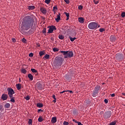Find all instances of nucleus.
Here are the masks:
<instances>
[{
	"mask_svg": "<svg viewBox=\"0 0 125 125\" xmlns=\"http://www.w3.org/2000/svg\"><path fill=\"white\" fill-rule=\"evenodd\" d=\"M17 88L18 90H20L21 87V83H18L16 84Z\"/></svg>",
	"mask_w": 125,
	"mask_h": 125,
	"instance_id": "obj_21",
	"label": "nucleus"
},
{
	"mask_svg": "<svg viewBox=\"0 0 125 125\" xmlns=\"http://www.w3.org/2000/svg\"><path fill=\"white\" fill-rule=\"evenodd\" d=\"M108 102V101L107 99H104V103H105V104H107Z\"/></svg>",
	"mask_w": 125,
	"mask_h": 125,
	"instance_id": "obj_44",
	"label": "nucleus"
},
{
	"mask_svg": "<svg viewBox=\"0 0 125 125\" xmlns=\"http://www.w3.org/2000/svg\"><path fill=\"white\" fill-rule=\"evenodd\" d=\"M8 98V95L6 94H3L1 96V99L3 101H6Z\"/></svg>",
	"mask_w": 125,
	"mask_h": 125,
	"instance_id": "obj_10",
	"label": "nucleus"
},
{
	"mask_svg": "<svg viewBox=\"0 0 125 125\" xmlns=\"http://www.w3.org/2000/svg\"><path fill=\"white\" fill-rule=\"evenodd\" d=\"M36 86L40 90H42V85L40 82H38L36 83Z\"/></svg>",
	"mask_w": 125,
	"mask_h": 125,
	"instance_id": "obj_11",
	"label": "nucleus"
},
{
	"mask_svg": "<svg viewBox=\"0 0 125 125\" xmlns=\"http://www.w3.org/2000/svg\"><path fill=\"white\" fill-rule=\"evenodd\" d=\"M8 95L9 96L10 98H11L13 97V94H15L14 90L12 88H7Z\"/></svg>",
	"mask_w": 125,
	"mask_h": 125,
	"instance_id": "obj_7",
	"label": "nucleus"
},
{
	"mask_svg": "<svg viewBox=\"0 0 125 125\" xmlns=\"http://www.w3.org/2000/svg\"><path fill=\"white\" fill-rule=\"evenodd\" d=\"M48 28H49V29L47 33H52L54 30H56L57 29L56 27L53 25L49 26Z\"/></svg>",
	"mask_w": 125,
	"mask_h": 125,
	"instance_id": "obj_9",
	"label": "nucleus"
},
{
	"mask_svg": "<svg viewBox=\"0 0 125 125\" xmlns=\"http://www.w3.org/2000/svg\"><path fill=\"white\" fill-rule=\"evenodd\" d=\"M99 31H100V32H101L102 33V32L105 31V29H104V28H101L100 29Z\"/></svg>",
	"mask_w": 125,
	"mask_h": 125,
	"instance_id": "obj_31",
	"label": "nucleus"
},
{
	"mask_svg": "<svg viewBox=\"0 0 125 125\" xmlns=\"http://www.w3.org/2000/svg\"><path fill=\"white\" fill-rule=\"evenodd\" d=\"M57 18H56V19H55V20H56V21L57 22H58L60 21V19H61V14H59V15H58L57 16Z\"/></svg>",
	"mask_w": 125,
	"mask_h": 125,
	"instance_id": "obj_17",
	"label": "nucleus"
},
{
	"mask_svg": "<svg viewBox=\"0 0 125 125\" xmlns=\"http://www.w3.org/2000/svg\"><path fill=\"white\" fill-rule=\"evenodd\" d=\"M61 53L63 54V55L64 56V58L66 59L68 58H71L73 57V52L71 51H60Z\"/></svg>",
	"mask_w": 125,
	"mask_h": 125,
	"instance_id": "obj_4",
	"label": "nucleus"
},
{
	"mask_svg": "<svg viewBox=\"0 0 125 125\" xmlns=\"http://www.w3.org/2000/svg\"><path fill=\"white\" fill-rule=\"evenodd\" d=\"M22 42L23 43H26L27 41H26V40L24 38H23L22 39Z\"/></svg>",
	"mask_w": 125,
	"mask_h": 125,
	"instance_id": "obj_35",
	"label": "nucleus"
},
{
	"mask_svg": "<svg viewBox=\"0 0 125 125\" xmlns=\"http://www.w3.org/2000/svg\"><path fill=\"white\" fill-rule=\"evenodd\" d=\"M121 16L122 18L125 17V12H123L121 13Z\"/></svg>",
	"mask_w": 125,
	"mask_h": 125,
	"instance_id": "obj_30",
	"label": "nucleus"
},
{
	"mask_svg": "<svg viewBox=\"0 0 125 125\" xmlns=\"http://www.w3.org/2000/svg\"><path fill=\"white\" fill-rule=\"evenodd\" d=\"M73 121L74 122H75V123H76V124H78V123H79V122H78L77 121H76L75 119H73Z\"/></svg>",
	"mask_w": 125,
	"mask_h": 125,
	"instance_id": "obj_48",
	"label": "nucleus"
},
{
	"mask_svg": "<svg viewBox=\"0 0 125 125\" xmlns=\"http://www.w3.org/2000/svg\"><path fill=\"white\" fill-rule=\"evenodd\" d=\"M51 40L52 41H54V38H53V37H52V38H51Z\"/></svg>",
	"mask_w": 125,
	"mask_h": 125,
	"instance_id": "obj_56",
	"label": "nucleus"
},
{
	"mask_svg": "<svg viewBox=\"0 0 125 125\" xmlns=\"http://www.w3.org/2000/svg\"><path fill=\"white\" fill-rule=\"evenodd\" d=\"M110 40L111 42H115L116 40V38L114 36H111L110 37Z\"/></svg>",
	"mask_w": 125,
	"mask_h": 125,
	"instance_id": "obj_16",
	"label": "nucleus"
},
{
	"mask_svg": "<svg viewBox=\"0 0 125 125\" xmlns=\"http://www.w3.org/2000/svg\"><path fill=\"white\" fill-rule=\"evenodd\" d=\"M43 112V110L41 109H38V112Z\"/></svg>",
	"mask_w": 125,
	"mask_h": 125,
	"instance_id": "obj_49",
	"label": "nucleus"
},
{
	"mask_svg": "<svg viewBox=\"0 0 125 125\" xmlns=\"http://www.w3.org/2000/svg\"><path fill=\"white\" fill-rule=\"evenodd\" d=\"M56 101H57V99H54V101H53V102H54L55 103H56Z\"/></svg>",
	"mask_w": 125,
	"mask_h": 125,
	"instance_id": "obj_55",
	"label": "nucleus"
},
{
	"mask_svg": "<svg viewBox=\"0 0 125 125\" xmlns=\"http://www.w3.org/2000/svg\"><path fill=\"white\" fill-rule=\"evenodd\" d=\"M35 8V7L34 6L31 5V6H28V9L29 10H34Z\"/></svg>",
	"mask_w": 125,
	"mask_h": 125,
	"instance_id": "obj_19",
	"label": "nucleus"
},
{
	"mask_svg": "<svg viewBox=\"0 0 125 125\" xmlns=\"http://www.w3.org/2000/svg\"><path fill=\"white\" fill-rule=\"evenodd\" d=\"M37 106L39 108H42L43 106V105L42 103H38L37 104Z\"/></svg>",
	"mask_w": 125,
	"mask_h": 125,
	"instance_id": "obj_22",
	"label": "nucleus"
},
{
	"mask_svg": "<svg viewBox=\"0 0 125 125\" xmlns=\"http://www.w3.org/2000/svg\"><path fill=\"white\" fill-rule=\"evenodd\" d=\"M34 23V20L31 16H26L23 20L21 24V30H27L30 28H32Z\"/></svg>",
	"mask_w": 125,
	"mask_h": 125,
	"instance_id": "obj_1",
	"label": "nucleus"
},
{
	"mask_svg": "<svg viewBox=\"0 0 125 125\" xmlns=\"http://www.w3.org/2000/svg\"><path fill=\"white\" fill-rule=\"evenodd\" d=\"M50 58L49 55L46 54L45 56L43 58V59H46L47 60L49 59Z\"/></svg>",
	"mask_w": 125,
	"mask_h": 125,
	"instance_id": "obj_24",
	"label": "nucleus"
},
{
	"mask_svg": "<svg viewBox=\"0 0 125 125\" xmlns=\"http://www.w3.org/2000/svg\"><path fill=\"white\" fill-rule=\"evenodd\" d=\"M116 58L118 61H121L124 58V55L123 54H118L116 55Z\"/></svg>",
	"mask_w": 125,
	"mask_h": 125,
	"instance_id": "obj_8",
	"label": "nucleus"
},
{
	"mask_svg": "<svg viewBox=\"0 0 125 125\" xmlns=\"http://www.w3.org/2000/svg\"><path fill=\"white\" fill-rule=\"evenodd\" d=\"M122 95L125 96V93H122Z\"/></svg>",
	"mask_w": 125,
	"mask_h": 125,
	"instance_id": "obj_58",
	"label": "nucleus"
},
{
	"mask_svg": "<svg viewBox=\"0 0 125 125\" xmlns=\"http://www.w3.org/2000/svg\"><path fill=\"white\" fill-rule=\"evenodd\" d=\"M64 1L67 3V4H69L70 1L69 0H64Z\"/></svg>",
	"mask_w": 125,
	"mask_h": 125,
	"instance_id": "obj_42",
	"label": "nucleus"
},
{
	"mask_svg": "<svg viewBox=\"0 0 125 125\" xmlns=\"http://www.w3.org/2000/svg\"><path fill=\"white\" fill-rule=\"evenodd\" d=\"M64 59L60 57H56L54 62V66L56 69H61L62 65L63 64Z\"/></svg>",
	"mask_w": 125,
	"mask_h": 125,
	"instance_id": "obj_2",
	"label": "nucleus"
},
{
	"mask_svg": "<svg viewBox=\"0 0 125 125\" xmlns=\"http://www.w3.org/2000/svg\"><path fill=\"white\" fill-rule=\"evenodd\" d=\"M51 0H45V2L48 4L50 2Z\"/></svg>",
	"mask_w": 125,
	"mask_h": 125,
	"instance_id": "obj_38",
	"label": "nucleus"
},
{
	"mask_svg": "<svg viewBox=\"0 0 125 125\" xmlns=\"http://www.w3.org/2000/svg\"><path fill=\"white\" fill-rule=\"evenodd\" d=\"M44 121V119L43 118H42V117L41 116H40L39 119H38V121L40 123H42Z\"/></svg>",
	"mask_w": 125,
	"mask_h": 125,
	"instance_id": "obj_23",
	"label": "nucleus"
},
{
	"mask_svg": "<svg viewBox=\"0 0 125 125\" xmlns=\"http://www.w3.org/2000/svg\"><path fill=\"white\" fill-rule=\"evenodd\" d=\"M28 123H29V125H32V119H30L29 120V122H28Z\"/></svg>",
	"mask_w": 125,
	"mask_h": 125,
	"instance_id": "obj_32",
	"label": "nucleus"
},
{
	"mask_svg": "<svg viewBox=\"0 0 125 125\" xmlns=\"http://www.w3.org/2000/svg\"><path fill=\"white\" fill-rule=\"evenodd\" d=\"M67 91L70 92V93H73V92L72 90H66V92Z\"/></svg>",
	"mask_w": 125,
	"mask_h": 125,
	"instance_id": "obj_52",
	"label": "nucleus"
},
{
	"mask_svg": "<svg viewBox=\"0 0 125 125\" xmlns=\"http://www.w3.org/2000/svg\"><path fill=\"white\" fill-rule=\"evenodd\" d=\"M33 55H34V54L33 53H31L29 55V57H32L33 56Z\"/></svg>",
	"mask_w": 125,
	"mask_h": 125,
	"instance_id": "obj_45",
	"label": "nucleus"
},
{
	"mask_svg": "<svg viewBox=\"0 0 125 125\" xmlns=\"http://www.w3.org/2000/svg\"><path fill=\"white\" fill-rule=\"evenodd\" d=\"M25 99L26 101H29L30 100V97L29 96H27L26 97H25Z\"/></svg>",
	"mask_w": 125,
	"mask_h": 125,
	"instance_id": "obj_37",
	"label": "nucleus"
},
{
	"mask_svg": "<svg viewBox=\"0 0 125 125\" xmlns=\"http://www.w3.org/2000/svg\"><path fill=\"white\" fill-rule=\"evenodd\" d=\"M78 125H83V124H82L81 122H78V123H77Z\"/></svg>",
	"mask_w": 125,
	"mask_h": 125,
	"instance_id": "obj_51",
	"label": "nucleus"
},
{
	"mask_svg": "<svg viewBox=\"0 0 125 125\" xmlns=\"http://www.w3.org/2000/svg\"><path fill=\"white\" fill-rule=\"evenodd\" d=\"M112 115V112L110 110H108L107 111L104 112V113L103 115L104 119L105 120L109 119L111 118Z\"/></svg>",
	"mask_w": 125,
	"mask_h": 125,
	"instance_id": "obj_5",
	"label": "nucleus"
},
{
	"mask_svg": "<svg viewBox=\"0 0 125 125\" xmlns=\"http://www.w3.org/2000/svg\"><path fill=\"white\" fill-rule=\"evenodd\" d=\"M99 1H96L95 0H94V3H95V4H97L99 3Z\"/></svg>",
	"mask_w": 125,
	"mask_h": 125,
	"instance_id": "obj_43",
	"label": "nucleus"
},
{
	"mask_svg": "<svg viewBox=\"0 0 125 125\" xmlns=\"http://www.w3.org/2000/svg\"><path fill=\"white\" fill-rule=\"evenodd\" d=\"M11 100H10V102H12L13 103H15V100H14V99H15V97H13V96L11 98H10Z\"/></svg>",
	"mask_w": 125,
	"mask_h": 125,
	"instance_id": "obj_25",
	"label": "nucleus"
},
{
	"mask_svg": "<svg viewBox=\"0 0 125 125\" xmlns=\"http://www.w3.org/2000/svg\"><path fill=\"white\" fill-rule=\"evenodd\" d=\"M78 9H79V10H82L83 9V6L82 5L78 6Z\"/></svg>",
	"mask_w": 125,
	"mask_h": 125,
	"instance_id": "obj_33",
	"label": "nucleus"
},
{
	"mask_svg": "<svg viewBox=\"0 0 125 125\" xmlns=\"http://www.w3.org/2000/svg\"><path fill=\"white\" fill-rule=\"evenodd\" d=\"M101 86L99 85H97L95 87V89L93 90V94H92V96L94 98H95L97 96V95L99 94V91L100 89Z\"/></svg>",
	"mask_w": 125,
	"mask_h": 125,
	"instance_id": "obj_6",
	"label": "nucleus"
},
{
	"mask_svg": "<svg viewBox=\"0 0 125 125\" xmlns=\"http://www.w3.org/2000/svg\"><path fill=\"white\" fill-rule=\"evenodd\" d=\"M70 40L71 42H74L75 40L77 39V38H72L71 36L69 37Z\"/></svg>",
	"mask_w": 125,
	"mask_h": 125,
	"instance_id": "obj_27",
	"label": "nucleus"
},
{
	"mask_svg": "<svg viewBox=\"0 0 125 125\" xmlns=\"http://www.w3.org/2000/svg\"><path fill=\"white\" fill-rule=\"evenodd\" d=\"M59 50V49L58 48H57L54 47V48H53V51H54V52H57V51H58Z\"/></svg>",
	"mask_w": 125,
	"mask_h": 125,
	"instance_id": "obj_34",
	"label": "nucleus"
},
{
	"mask_svg": "<svg viewBox=\"0 0 125 125\" xmlns=\"http://www.w3.org/2000/svg\"><path fill=\"white\" fill-rule=\"evenodd\" d=\"M4 108L9 109L10 108V104L9 103H6L4 105Z\"/></svg>",
	"mask_w": 125,
	"mask_h": 125,
	"instance_id": "obj_15",
	"label": "nucleus"
},
{
	"mask_svg": "<svg viewBox=\"0 0 125 125\" xmlns=\"http://www.w3.org/2000/svg\"><path fill=\"white\" fill-rule=\"evenodd\" d=\"M69 125V123L68 122L64 121L63 125Z\"/></svg>",
	"mask_w": 125,
	"mask_h": 125,
	"instance_id": "obj_39",
	"label": "nucleus"
},
{
	"mask_svg": "<svg viewBox=\"0 0 125 125\" xmlns=\"http://www.w3.org/2000/svg\"><path fill=\"white\" fill-rule=\"evenodd\" d=\"M12 41H13V42H16V39H14V38H12Z\"/></svg>",
	"mask_w": 125,
	"mask_h": 125,
	"instance_id": "obj_54",
	"label": "nucleus"
},
{
	"mask_svg": "<svg viewBox=\"0 0 125 125\" xmlns=\"http://www.w3.org/2000/svg\"><path fill=\"white\" fill-rule=\"evenodd\" d=\"M59 38L61 40H63L64 38V36L62 35H59Z\"/></svg>",
	"mask_w": 125,
	"mask_h": 125,
	"instance_id": "obj_26",
	"label": "nucleus"
},
{
	"mask_svg": "<svg viewBox=\"0 0 125 125\" xmlns=\"http://www.w3.org/2000/svg\"><path fill=\"white\" fill-rule=\"evenodd\" d=\"M46 29L45 28H44L43 29V30H42V33L45 34V33H46Z\"/></svg>",
	"mask_w": 125,
	"mask_h": 125,
	"instance_id": "obj_40",
	"label": "nucleus"
},
{
	"mask_svg": "<svg viewBox=\"0 0 125 125\" xmlns=\"http://www.w3.org/2000/svg\"><path fill=\"white\" fill-rule=\"evenodd\" d=\"M116 125V121H113L109 124V125Z\"/></svg>",
	"mask_w": 125,
	"mask_h": 125,
	"instance_id": "obj_28",
	"label": "nucleus"
},
{
	"mask_svg": "<svg viewBox=\"0 0 125 125\" xmlns=\"http://www.w3.org/2000/svg\"><path fill=\"white\" fill-rule=\"evenodd\" d=\"M31 31L30 30H29V32H31Z\"/></svg>",
	"mask_w": 125,
	"mask_h": 125,
	"instance_id": "obj_61",
	"label": "nucleus"
},
{
	"mask_svg": "<svg viewBox=\"0 0 125 125\" xmlns=\"http://www.w3.org/2000/svg\"><path fill=\"white\" fill-rule=\"evenodd\" d=\"M64 14H65L67 17H70L69 13H67L66 12H64Z\"/></svg>",
	"mask_w": 125,
	"mask_h": 125,
	"instance_id": "obj_41",
	"label": "nucleus"
},
{
	"mask_svg": "<svg viewBox=\"0 0 125 125\" xmlns=\"http://www.w3.org/2000/svg\"><path fill=\"white\" fill-rule=\"evenodd\" d=\"M51 122L52 124H55L57 122V117H53L51 119Z\"/></svg>",
	"mask_w": 125,
	"mask_h": 125,
	"instance_id": "obj_12",
	"label": "nucleus"
},
{
	"mask_svg": "<svg viewBox=\"0 0 125 125\" xmlns=\"http://www.w3.org/2000/svg\"><path fill=\"white\" fill-rule=\"evenodd\" d=\"M69 18H70V17H67L66 20L68 21V20L69 19Z\"/></svg>",
	"mask_w": 125,
	"mask_h": 125,
	"instance_id": "obj_59",
	"label": "nucleus"
},
{
	"mask_svg": "<svg viewBox=\"0 0 125 125\" xmlns=\"http://www.w3.org/2000/svg\"><path fill=\"white\" fill-rule=\"evenodd\" d=\"M31 71L32 72V73H35V75H36V76H37V75H38V72L37 70H36L35 69H34V68H32V69H31Z\"/></svg>",
	"mask_w": 125,
	"mask_h": 125,
	"instance_id": "obj_18",
	"label": "nucleus"
},
{
	"mask_svg": "<svg viewBox=\"0 0 125 125\" xmlns=\"http://www.w3.org/2000/svg\"><path fill=\"white\" fill-rule=\"evenodd\" d=\"M100 25L99 24L98 22H90L89 24H88V28L91 30H96L98 28H99Z\"/></svg>",
	"mask_w": 125,
	"mask_h": 125,
	"instance_id": "obj_3",
	"label": "nucleus"
},
{
	"mask_svg": "<svg viewBox=\"0 0 125 125\" xmlns=\"http://www.w3.org/2000/svg\"><path fill=\"white\" fill-rule=\"evenodd\" d=\"M78 21L81 23H83L84 22V19L83 18H78Z\"/></svg>",
	"mask_w": 125,
	"mask_h": 125,
	"instance_id": "obj_13",
	"label": "nucleus"
},
{
	"mask_svg": "<svg viewBox=\"0 0 125 125\" xmlns=\"http://www.w3.org/2000/svg\"><path fill=\"white\" fill-rule=\"evenodd\" d=\"M42 13H43L44 14L47 13V11L45 8H41L40 9Z\"/></svg>",
	"mask_w": 125,
	"mask_h": 125,
	"instance_id": "obj_14",
	"label": "nucleus"
},
{
	"mask_svg": "<svg viewBox=\"0 0 125 125\" xmlns=\"http://www.w3.org/2000/svg\"><path fill=\"white\" fill-rule=\"evenodd\" d=\"M40 55V56H42V55H43L44 54V53L43 52V51H41L40 53H39Z\"/></svg>",
	"mask_w": 125,
	"mask_h": 125,
	"instance_id": "obj_36",
	"label": "nucleus"
},
{
	"mask_svg": "<svg viewBox=\"0 0 125 125\" xmlns=\"http://www.w3.org/2000/svg\"><path fill=\"white\" fill-rule=\"evenodd\" d=\"M28 78H29L31 81H33L34 78L33 75L31 74H29L28 75Z\"/></svg>",
	"mask_w": 125,
	"mask_h": 125,
	"instance_id": "obj_20",
	"label": "nucleus"
},
{
	"mask_svg": "<svg viewBox=\"0 0 125 125\" xmlns=\"http://www.w3.org/2000/svg\"><path fill=\"white\" fill-rule=\"evenodd\" d=\"M64 92H67V90H64V91H63L62 92H61L60 94H63V93H64Z\"/></svg>",
	"mask_w": 125,
	"mask_h": 125,
	"instance_id": "obj_46",
	"label": "nucleus"
},
{
	"mask_svg": "<svg viewBox=\"0 0 125 125\" xmlns=\"http://www.w3.org/2000/svg\"><path fill=\"white\" fill-rule=\"evenodd\" d=\"M2 106L1 105H0V111L2 109Z\"/></svg>",
	"mask_w": 125,
	"mask_h": 125,
	"instance_id": "obj_57",
	"label": "nucleus"
},
{
	"mask_svg": "<svg viewBox=\"0 0 125 125\" xmlns=\"http://www.w3.org/2000/svg\"><path fill=\"white\" fill-rule=\"evenodd\" d=\"M111 97H114L115 96V94L114 93L111 94L110 95Z\"/></svg>",
	"mask_w": 125,
	"mask_h": 125,
	"instance_id": "obj_47",
	"label": "nucleus"
},
{
	"mask_svg": "<svg viewBox=\"0 0 125 125\" xmlns=\"http://www.w3.org/2000/svg\"><path fill=\"white\" fill-rule=\"evenodd\" d=\"M55 9H57V5H56L55 6H54V7H53V11H54V10Z\"/></svg>",
	"mask_w": 125,
	"mask_h": 125,
	"instance_id": "obj_50",
	"label": "nucleus"
},
{
	"mask_svg": "<svg viewBox=\"0 0 125 125\" xmlns=\"http://www.w3.org/2000/svg\"><path fill=\"white\" fill-rule=\"evenodd\" d=\"M52 97H53V98L54 99H56L55 95H53Z\"/></svg>",
	"mask_w": 125,
	"mask_h": 125,
	"instance_id": "obj_53",
	"label": "nucleus"
},
{
	"mask_svg": "<svg viewBox=\"0 0 125 125\" xmlns=\"http://www.w3.org/2000/svg\"><path fill=\"white\" fill-rule=\"evenodd\" d=\"M21 73H23V74H26V70L24 68H22L21 69Z\"/></svg>",
	"mask_w": 125,
	"mask_h": 125,
	"instance_id": "obj_29",
	"label": "nucleus"
},
{
	"mask_svg": "<svg viewBox=\"0 0 125 125\" xmlns=\"http://www.w3.org/2000/svg\"><path fill=\"white\" fill-rule=\"evenodd\" d=\"M19 82H20V83H21V78L19 79Z\"/></svg>",
	"mask_w": 125,
	"mask_h": 125,
	"instance_id": "obj_60",
	"label": "nucleus"
}]
</instances>
